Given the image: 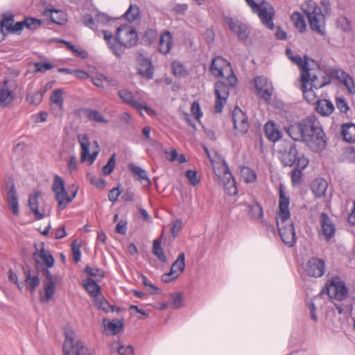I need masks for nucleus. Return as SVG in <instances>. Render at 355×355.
<instances>
[{"mask_svg":"<svg viewBox=\"0 0 355 355\" xmlns=\"http://www.w3.org/2000/svg\"><path fill=\"white\" fill-rule=\"evenodd\" d=\"M137 61L139 63L138 73L148 80L152 79L153 77V67L151 61L142 55L138 57Z\"/></svg>","mask_w":355,"mask_h":355,"instance_id":"nucleus-24","label":"nucleus"},{"mask_svg":"<svg viewBox=\"0 0 355 355\" xmlns=\"http://www.w3.org/2000/svg\"><path fill=\"white\" fill-rule=\"evenodd\" d=\"M315 135H305V138L302 139L309 148L314 152H320L326 148L327 140L323 130H319Z\"/></svg>","mask_w":355,"mask_h":355,"instance_id":"nucleus-14","label":"nucleus"},{"mask_svg":"<svg viewBox=\"0 0 355 355\" xmlns=\"http://www.w3.org/2000/svg\"><path fill=\"white\" fill-rule=\"evenodd\" d=\"M184 268L185 254L184 252H182L178 255L175 261L172 264L169 272L164 273L162 275V281L164 283H169L176 279L184 271Z\"/></svg>","mask_w":355,"mask_h":355,"instance_id":"nucleus-15","label":"nucleus"},{"mask_svg":"<svg viewBox=\"0 0 355 355\" xmlns=\"http://www.w3.org/2000/svg\"><path fill=\"white\" fill-rule=\"evenodd\" d=\"M336 103L337 108L340 110V112L346 114L349 110L348 104L344 98H337L336 100Z\"/></svg>","mask_w":355,"mask_h":355,"instance_id":"nucleus-59","label":"nucleus"},{"mask_svg":"<svg viewBox=\"0 0 355 355\" xmlns=\"http://www.w3.org/2000/svg\"><path fill=\"white\" fill-rule=\"evenodd\" d=\"M52 190L55 194V198L58 202V207L60 210L64 209L72 202L77 195L78 188L75 184L69 187V193L65 189L64 181L58 175L53 178Z\"/></svg>","mask_w":355,"mask_h":355,"instance_id":"nucleus-6","label":"nucleus"},{"mask_svg":"<svg viewBox=\"0 0 355 355\" xmlns=\"http://www.w3.org/2000/svg\"><path fill=\"white\" fill-rule=\"evenodd\" d=\"M234 127L241 135L245 134L249 129V122L246 114L239 107L232 111Z\"/></svg>","mask_w":355,"mask_h":355,"instance_id":"nucleus-19","label":"nucleus"},{"mask_svg":"<svg viewBox=\"0 0 355 355\" xmlns=\"http://www.w3.org/2000/svg\"><path fill=\"white\" fill-rule=\"evenodd\" d=\"M186 176L188 178L190 184L193 186H196L200 182V178H198V173L196 171H187Z\"/></svg>","mask_w":355,"mask_h":355,"instance_id":"nucleus-58","label":"nucleus"},{"mask_svg":"<svg viewBox=\"0 0 355 355\" xmlns=\"http://www.w3.org/2000/svg\"><path fill=\"white\" fill-rule=\"evenodd\" d=\"M139 15V9L137 6H133L130 5L128 10L124 13L123 16L128 21H132L136 19L137 17Z\"/></svg>","mask_w":355,"mask_h":355,"instance_id":"nucleus-55","label":"nucleus"},{"mask_svg":"<svg viewBox=\"0 0 355 355\" xmlns=\"http://www.w3.org/2000/svg\"><path fill=\"white\" fill-rule=\"evenodd\" d=\"M224 20L230 30L236 34L238 38L241 41H245L250 34V31L246 24L237 18L225 17Z\"/></svg>","mask_w":355,"mask_h":355,"instance_id":"nucleus-16","label":"nucleus"},{"mask_svg":"<svg viewBox=\"0 0 355 355\" xmlns=\"http://www.w3.org/2000/svg\"><path fill=\"white\" fill-rule=\"evenodd\" d=\"M25 282L27 286V289L30 292L33 293L37 286H39L40 281L37 275L31 276L30 270H25Z\"/></svg>","mask_w":355,"mask_h":355,"instance_id":"nucleus-38","label":"nucleus"},{"mask_svg":"<svg viewBox=\"0 0 355 355\" xmlns=\"http://www.w3.org/2000/svg\"><path fill=\"white\" fill-rule=\"evenodd\" d=\"M286 132L293 140H301L300 121L297 124L292 125L286 129Z\"/></svg>","mask_w":355,"mask_h":355,"instance_id":"nucleus-44","label":"nucleus"},{"mask_svg":"<svg viewBox=\"0 0 355 355\" xmlns=\"http://www.w3.org/2000/svg\"><path fill=\"white\" fill-rule=\"evenodd\" d=\"M63 355H91L83 342L76 340L74 332L65 330V340L62 347Z\"/></svg>","mask_w":355,"mask_h":355,"instance_id":"nucleus-9","label":"nucleus"},{"mask_svg":"<svg viewBox=\"0 0 355 355\" xmlns=\"http://www.w3.org/2000/svg\"><path fill=\"white\" fill-rule=\"evenodd\" d=\"M214 172L217 182L223 187L227 195L235 196L237 194L238 190L236 181L225 161L214 165Z\"/></svg>","mask_w":355,"mask_h":355,"instance_id":"nucleus-8","label":"nucleus"},{"mask_svg":"<svg viewBox=\"0 0 355 355\" xmlns=\"http://www.w3.org/2000/svg\"><path fill=\"white\" fill-rule=\"evenodd\" d=\"M248 209V213L251 218H252L254 220L260 221L263 224H265V222L263 220V209L259 203L254 202L249 205Z\"/></svg>","mask_w":355,"mask_h":355,"instance_id":"nucleus-36","label":"nucleus"},{"mask_svg":"<svg viewBox=\"0 0 355 355\" xmlns=\"http://www.w3.org/2000/svg\"><path fill=\"white\" fill-rule=\"evenodd\" d=\"M95 19L91 15H85L82 17V21L85 26L89 27L92 30H96Z\"/></svg>","mask_w":355,"mask_h":355,"instance_id":"nucleus-61","label":"nucleus"},{"mask_svg":"<svg viewBox=\"0 0 355 355\" xmlns=\"http://www.w3.org/2000/svg\"><path fill=\"white\" fill-rule=\"evenodd\" d=\"M42 98V94L39 92L30 93L26 96V101L30 104H37L40 103Z\"/></svg>","mask_w":355,"mask_h":355,"instance_id":"nucleus-60","label":"nucleus"},{"mask_svg":"<svg viewBox=\"0 0 355 355\" xmlns=\"http://www.w3.org/2000/svg\"><path fill=\"white\" fill-rule=\"evenodd\" d=\"M340 135L343 139L348 143H355V124L345 123L341 125Z\"/></svg>","mask_w":355,"mask_h":355,"instance_id":"nucleus-32","label":"nucleus"},{"mask_svg":"<svg viewBox=\"0 0 355 355\" xmlns=\"http://www.w3.org/2000/svg\"><path fill=\"white\" fill-rule=\"evenodd\" d=\"M78 140L81 147L80 161L82 162L85 161H88L90 164H93L100 151V148L98 144V142L96 141L94 142V144L96 146V149L92 154H90V141L89 139V137L85 134L78 135Z\"/></svg>","mask_w":355,"mask_h":355,"instance_id":"nucleus-13","label":"nucleus"},{"mask_svg":"<svg viewBox=\"0 0 355 355\" xmlns=\"http://www.w3.org/2000/svg\"><path fill=\"white\" fill-rule=\"evenodd\" d=\"M173 45V36L169 31H164L160 36L159 51L164 55L168 54Z\"/></svg>","mask_w":355,"mask_h":355,"instance_id":"nucleus-29","label":"nucleus"},{"mask_svg":"<svg viewBox=\"0 0 355 355\" xmlns=\"http://www.w3.org/2000/svg\"><path fill=\"white\" fill-rule=\"evenodd\" d=\"M105 322L106 320L104 319V325L111 332L112 335L117 334L123 327V322L121 320H116L115 322H109L107 324H105Z\"/></svg>","mask_w":355,"mask_h":355,"instance_id":"nucleus-46","label":"nucleus"},{"mask_svg":"<svg viewBox=\"0 0 355 355\" xmlns=\"http://www.w3.org/2000/svg\"><path fill=\"white\" fill-rule=\"evenodd\" d=\"M301 89L304 99L311 104H316L318 99L315 89H318L330 83L329 77H324L322 80H319L315 73L311 74H303L300 76Z\"/></svg>","mask_w":355,"mask_h":355,"instance_id":"nucleus-5","label":"nucleus"},{"mask_svg":"<svg viewBox=\"0 0 355 355\" xmlns=\"http://www.w3.org/2000/svg\"><path fill=\"white\" fill-rule=\"evenodd\" d=\"M85 272L91 277H94L98 279H101L104 277V271L100 268H92L87 266L85 268Z\"/></svg>","mask_w":355,"mask_h":355,"instance_id":"nucleus-53","label":"nucleus"},{"mask_svg":"<svg viewBox=\"0 0 355 355\" xmlns=\"http://www.w3.org/2000/svg\"><path fill=\"white\" fill-rule=\"evenodd\" d=\"M309 162V159L304 155L298 158L296 168L291 171V181L294 186L300 184L302 177V171L308 166Z\"/></svg>","mask_w":355,"mask_h":355,"instance_id":"nucleus-23","label":"nucleus"},{"mask_svg":"<svg viewBox=\"0 0 355 355\" xmlns=\"http://www.w3.org/2000/svg\"><path fill=\"white\" fill-rule=\"evenodd\" d=\"M173 74L179 78L184 77L187 75V71L184 66L180 62H173L171 64Z\"/></svg>","mask_w":355,"mask_h":355,"instance_id":"nucleus-48","label":"nucleus"},{"mask_svg":"<svg viewBox=\"0 0 355 355\" xmlns=\"http://www.w3.org/2000/svg\"><path fill=\"white\" fill-rule=\"evenodd\" d=\"M336 26L341 31L347 32L352 30L351 21L345 16H340L336 20Z\"/></svg>","mask_w":355,"mask_h":355,"instance_id":"nucleus-47","label":"nucleus"},{"mask_svg":"<svg viewBox=\"0 0 355 355\" xmlns=\"http://www.w3.org/2000/svg\"><path fill=\"white\" fill-rule=\"evenodd\" d=\"M327 187V182L322 178H317L311 183V190L316 198L324 196Z\"/></svg>","mask_w":355,"mask_h":355,"instance_id":"nucleus-34","label":"nucleus"},{"mask_svg":"<svg viewBox=\"0 0 355 355\" xmlns=\"http://www.w3.org/2000/svg\"><path fill=\"white\" fill-rule=\"evenodd\" d=\"M191 112L196 119L198 120L202 116V113L200 110V105L198 102L194 101L191 106Z\"/></svg>","mask_w":355,"mask_h":355,"instance_id":"nucleus-63","label":"nucleus"},{"mask_svg":"<svg viewBox=\"0 0 355 355\" xmlns=\"http://www.w3.org/2000/svg\"><path fill=\"white\" fill-rule=\"evenodd\" d=\"M94 305L98 309L103 311L105 313H108L110 311H113L114 309L104 298L96 297L94 299Z\"/></svg>","mask_w":355,"mask_h":355,"instance_id":"nucleus-49","label":"nucleus"},{"mask_svg":"<svg viewBox=\"0 0 355 355\" xmlns=\"http://www.w3.org/2000/svg\"><path fill=\"white\" fill-rule=\"evenodd\" d=\"M84 287L93 297H97L100 293V286L91 278H87L85 281Z\"/></svg>","mask_w":355,"mask_h":355,"instance_id":"nucleus-42","label":"nucleus"},{"mask_svg":"<svg viewBox=\"0 0 355 355\" xmlns=\"http://www.w3.org/2000/svg\"><path fill=\"white\" fill-rule=\"evenodd\" d=\"M303 60L300 55L295 54V56L291 58V61L297 65L300 69V76L303 74H311L315 73V70L309 68L307 56L305 55Z\"/></svg>","mask_w":355,"mask_h":355,"instance_id":"nucleus-31","label":"nucleus"},{"mask_svg":"<svg viewBox=\"0 0 355 355\" xmlns=\"http://www.w3.org/2000/svg\"><path fill=\"white\" fill-rule=\"evenodd\" d=\"M242 174L246 183H252L257 180L256 173L249 167H244L242 171Z\"/></svg>","mask_w":355,"mask_h":355,"instance_id":"nucleus-51","label":"nucleus"},{"mask_svg":"<svg viewBox=\"0 0 355 355\" xmlns=\"http://www.w3.org/2000/svg\"><path fill=\"white\" fill-rule=\"evenodd\" d=\"M251 11L257 15L261 24L270 30L275 28L273 19L275 11L273 6L265 0L256 2L254 0H245Z\"/></svg>","mask_w":355,"mask_h":355,"instance_id":"nucleus-7","label":"nucleus"},{"mask_svg":"<svg viewBox=\"0 0 355 355\" xmlns=\"http://www.w3.org/2000/svg\"><path fill=\"white\" fill-rule=\"evenodd\" d=\"M43 15L49 18L53 24L58 25H63L67 21V15L60 10L47 8L44 10Z\"/></svg>","mask_w":355,"mask_h":355,"instance_id":"nucleus-25","label":"nucleus"},{"mask_svg":"<svg viewBox=\"0 0 355 355\" xmlns=\"http://www.w3.org/2000/svg\"><path fill=\"white\" fill-rule=\"evenodd\" d=\"M53 68V65L49 62H36L35 69L37 71L45 72Z\"/></svg>","mask_w":355,"mask_h":355,"instance_id":"nucleus-64","label":"nucleus"},{"mask_svg":"<svg viewBox=\"0 0 355 355\" xmlns=\"http://www.w3.org/2000/svg\"><path fill=\"white\" fill-rule=\"evenodd\" d=\"M24 21L25 27L29 30H36L42 24L40 19L33 17H25Z\"/></svg>","mask_w":355,"mask_h":355,"instance_id":"nucleus-52","label":"nucleus"},{"mask_svg":"<svg viewBox=\"0 0 355 355\" xmlns=\"http://www.w3.org/2000/svg\"><path fill=\"white\" fill-rule=\"evenodd\" d=\"M301 140L305 138V135H313L322 130L320 121L315 116H309L300 121Z\"/></svg>","mask_w":355,"mask_h":355,"instance_id":"nucleus-18","label":"nucleus"},{"mask_svg":"<svg viewBox=\"0 0 355 355\" xmlns=\"http://www.w3.org/2000/svg\"><path fill=\"white\" fill-rule=\"evenodd\" d=\"M315 110L320 115L327 116L333 113L334 110V105L329 100L320 99L315 104Z\"/></svg>","mask_w":355,"mask_h":355,"instance_id":"nucleus-33","label":"nucleus"},{"mask_svg":"<svg viewBox=\"0 0 355 355\" xmlns=\"http://www.w3.org/2000/svg\"><path fill=\"white\" fill-rule=\"evenodd\" d=\"M152 252L155 257H157L159 261L162 263L166 262V257L162 247L161 241L159 239L153 241Z\"/></svg>","mask_w":355,"mask_h":355,"instance_id":"nucleus-39","label":"nucleus"},{"mask_svg":"<svg viewBox=\"0 0 355 355\" xmlns=\"http://www.w3.org/2000/svg\"><path fill=\"white\" fill-rule=\"evenodd\" d=\"M257 95L266 101H270L272 95V85L266 77L258 76L254 78Z\"/></svg>","mask_w":355,"mask_h":355,"instance_id":"nucleus-17","label":"nucleus"},{"mask_svg":"<svg viewBox=\"0 0 355 355\" xmlns=\"http://www.w3.org/2000/svg\"><path fill=\"white\" fill-rule=\"evenodd\" d=\"M34 261L37 263H43L47 268H51L54 264V258L49 250L42 248L39 252L33 254Z\"/></svg>","mask_w":355,"mask_h":355,"instance_id":"nucleus-26","label":"nucleus"},{"mask_svg":"<svg viewBox=\"0 0 355 355\" xmlns=\"http://www.w3.org/2000/svg\"><path fill=\"white\" fill-rule=\"evenodd\" d=\"M103 34L110 49L118 58L122 54L123 47L134 46L138 41L136 31L126 26H121L117 28L115 37L108 31H103Z\"/></svg>","mask_w":355,"mask_h":355,"instance_id":"nucleus-4","label":"nucleus"},{"mask_svg":"<svg viewBox=\"0 0 355 355\" xmlns=\"http://www.w3.org/2000/svg\"><path fill=\"white\" fill-rule=\"evenodd\" d=\"M291 19L295 27L300 32H304L306 30V24L304 18L299 12H294L291 16Z\"/></svg>","mask_w":355,"mask_h":355,"instance_id":"nucleus-40","label":"nucleus"},{"mask_svg":"<svg viewBox=\"0 0 355 355\" xmlns=\"http://www.w3.org/2000/svg\"><path fill=\"white\" fill-rule=\"evenodd\" d=\"M209 70L214 76L225 78L228 81V83H225L219 80L215 83L216 100L214 112V113H221L227 103L230 87L236 85L237 79L234 74L230 63L220 56H217L212 60Z\"/></svg>","mask_w":355,"mask_h":355,"instance_id":"nucleus-1","label":"nucleus"},{"mask_svg":"<svg viewBox=\"0 0 355 355\" xmlns=\"http://www.w3.org/2000/svg\"><path fill=\"white\" fill-rule=\"evenodd\" d=\"M40 196L39 191H35L34 195L31 196L28 199V205L31 211L33 213L35 217L37 220L42 219L44 217V214L39 211L38 209V202L37 198Z\"/></svg>","mask_w":355,"mask_h":355,"instance_id":"nucleus-37","label":"nucleus"},{"mask_svg":"<svg viewBox=\"0 0 355 355\" xmlns=\"http://www.w3.org/2000/svg\"><path fill=\"white\" fill-rule=\"evenodd\" d=\"M63 90L61 89H55L51 95L50 101L53 104L56 105L59 108L63 107Z\"/></svg>","mask_w":355,"mask_h":355,"instance_id":"nucleus-43","label":"nucleus"},{"mask_svg":"<svg viewBox=\"0 0 355 355\" xmlns=\"http://www.w3.org/2000/svg\"><path fill=\"white\" fill-rule=\"evenodd\" d=\"M331 74L335 76L337 79H338L340 83H343L344 80L347 79V78L349 76L345 71L342 69H334L331 71Z\"/></svg>","mask_w":355,"mask_h":355,"instance_id":"nucleus-62","label":"nucleus"},{"mask_svg":"<svg viewBox=\"0 0 355 355\" xmlns=\"http://www.w3.org/2000/svg\"><path fill=\"white\" fill-rule=\"evenodd\" d=\"M301 156L298 154L296 146L291 144L282 153L280 159L284 166H292L297 165V159Z\"/></svg>","mask_w":355,"mask_h":355,"instance_id":"nucleus-22","label":"nucleus"},{"mask_svg":"<svg viewBox=\"0 0 355 355\" xmlns=\"http://www.w3.org/2000/svg\"><path fill=\"white\" fill-rule=\"evenodd\" d=\"M279 205L277 213L276 223L279 236L285 245L293 247L296 243L295 232L292 223L285 225L289 221L291 213L289 210L290 199L286 195L283 187L281 186L279 189Z\"/></svg>","mask_w":355,"mask_h":355,"instance_id":"nucleus-2","label":"nucleus"},{"mask_svg":"<svg viewBox=\"0 0 355 355\" xmlns=\"http://www.w3.org/2000/svg\"><path fill=\"white\" fill-rule=\"evenodd\" d=\"M119 96L125 103L139 112L144 110L149 115L154 113L153 110L146 105V101L137 94L135 95L128 90L122 89L119 92Z\"/></svg>","mask_w":355,"mask_h":355,"instance_id":"nucleus-11","label":"nucleus"},{"mask_svg":"<svg viewBox=\"0 0 355 355\" xmlns=\"http://www.w3.org/2000/svg\"><path fill=\"white\" fill-rule=\"evenodd\" d=\"M17 85L14 80H5L0 83V105L6 107L15 100L14 92Z\"/></svg>","mask_w":355,"mask_h":355,"instance_id":"nucleus-12","label":"nucleus"},{"mask_svg":"<svg viewBox=\"0 0 355 355\" xmlns=\"http://www.w3.org/2000/svg\"><path fill=\"white\" fill-rule=\"evenodd\" d=\"M320 3L323 10L313 0L304 1L301 5V10L308 19L310 28L323 35L325 33V17L330 15L331 6L330 0H321Z\"/></svg>","mask_w":355,"mask_h":355,"instance_id":"nucleus-3","label":"nucleus"},{"mask_svg":"<svg viewBox=\"0 0 355 355\" xmlns=\"http://www.w3.org/2000/svg\"><path fill=\"white\" fill-rule=\"evenodd\" d=\"M266 137L271 141H277L282 137V132L273 121H269L264 125Z\"/></svg>","mask_w":355,"mask_h":355,"instance_id":"nucleus-27","label":"nucleus"},{"mask_svg":"<svg viewBox=\"0 0 355 355\" xmlns=\"http://www.w3.org/2000/svg\"><path fill=\"white\" fill-rule=\"evenodd\" d=\"M327 293L332 300L343 301L348 296V288L338 276L331 277L326 284Z\"/></svg>","mask_w":355,"mask_h":355,"instance_id":"nucleus-10","label":"nucleus"},{"mask_svg":"<svg viewBox=\"0 0 355 355\" xmlns=\"http://www.w3.org/2000/svg\"><path fill=\"white\" fill-rule=\"evenodd\" d=\"M114 347L117 349L119 355H135L134 349L130 345H121L119 342H118L112 345V348Z\"/></svg>","mask_w":355,"mask_h":355,"instance_id":"nucleus-50","label":"nucleus"},{"mask_svg":"<svg viewBox=\"0 0 355 355\" xmlns=\"http://www.w3.org/2000/svg\"><path fill=\"white\" fill-rule=\"evenodd\" d=\"M80 246L76 241L71 244V252L73 261L76 263L80 261L81 258Z\"/></svg>","mask_w":355,"mask_h":355,"instance_id":"nucleus-57","label":"nucleus"},{"mask_svg":"<svg viewBox=\"0 0 355 355\" xmlns=\"http://www.w3.org/2000/svg\"><path fill=\"white\" fill-rule=\"evenodd\" d=\"M55 292V282H44V293L45 295L44 297H41L40 300L42 302H48L53 297Z\"/></svg>","mask_w":355,"mask_h":355,"instance_id":"nucleus-41","label":"nucleus"},{"mask_svg":"<svg viewBox=\"0 0 355 355\" xmlns=\"http://www.w3.org/2000/svg\"><path fill=\"white\" fill-rule=\"evenodd\" d=\"M115 154H113L108 159L107 164L103 167L102 171L103 175H110L113 171L115 166Z\"/></svg>","mask_w":355,"mask_h":355,"instance_id":"nucleus-54","label":"nucleus"},{"mask_svg":"<svg viewBox=\"0 0 355 355\" xmlns=\"http://www.w3.org/2000/svg\"><path fill=\"white\" fill-rule=\"evenodd\" d=\"M7 201L10 209L14 215L19 214V203L15 185H12L8 192Z\"/></svg>","mask_w":355,"mask_h":355,"instance_id":"nucleus-35","label":"nucleus"},{"mask_svg":"<svg viewBox=\"0 0 355 355\" xmlns=\"http://www.w3.org/2000/svg\"><path fill=\"white\" fill-rule=\"evenodd\" d=\"M320 222L321 225L320 236H322L326 241H330L335 235L336 227L334 224L328 214L324 212L321 214Z\"/></svg>","mask_w":355,"mask_h":355,"instance_id":"nucleus-21","label":"nucleus"},{"mask_svg":"<svg viewBox=\"0 0 355 355\" xmlns=\"http://www.w3.org/2000/svg\"><path fill=\"white\" fill-rule=\"evenodd\" d=\"M80 114L90 121L96 123H107V120L103 115L98 110L91 108H83L80 110Z\"/></svg>","mask_w":355,"mask_h":355,"instance_id":"nucleus-28","label":"nucleus"},{"mask_svg":"<svg viewBox=\"0 0 355 355\" xmlns=\"http://www.w3.org/2000/svg\"><path fill=\"white\" fill-rule=\"evenodd\" d=\"M324 271L325 263L322 259L313 257L310 259L306 264L305 273L309 277H322Z\"/></svg>","mask_w":355,"mask_h":355,"instance_id":"nucleus-20","label":"nucleus"},{"mask_svg":"<svg viewBox=\"0 0 355 355\" xmlns=\"http://www.w3.org/2000/svg\"><path fill=\"white\" fill-rule=\"evenodd\" d=\"M171 307L173 309H177L183 306V295L182 293H177L174 295H171Z\"/></svg>","mask_w":355,"mask_h":355,"instance_id":"nucleus-56","label":"nucleus"},{"mask_svg":"<svg viewBox=\"0 0 355 355\" xmlns=\"http://www.w3.org/2000/svg\"><path fill=\"white\" fill-rule=\"evenodd\" d=\"M1 22L6 34L8 33L14 23V15L12 13L3 14Z\"/></svg>","mask_w":355,"mask_h":355,"instance_id":"nucleus-45","label":"nucleus"},{"mask_svg":"<svg viewBox=\"0 0 355 355\" xmlns=\"http://www.w3.org/2000/svg\"><path fill=\"white\" fill-rule=\"evenodd\" d=\"M129 170L135 175L137 176V180L140 182H143L144 187H150L151 182L148 178L146 171L141 168L140 166H136L132 163L128 164Z\"/></svg>","mask_w":355,"mask_h":355,"instance_id":"nucleus-30","label":"nucleus"}]
</instances>
